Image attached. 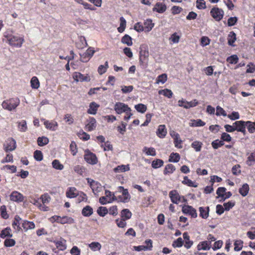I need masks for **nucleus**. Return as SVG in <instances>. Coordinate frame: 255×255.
Returning <instances> with one entry per match:
<instances>
[{"instance_id":"nucleus-53","label":"nucleus","mask_w":255,"mask_h":255,"mask_svg":"<svg viewBox=\"0 0 255 255\" xmlns=\"http://www.w3.org/2000/svg\"><path fill=\"white\" fill-rule=\"evenodd\" d=\"M255 162V151L252 152L248 157L246 163L249 166H252Z\"/></svg>"},{"instance_id":"nucleus-2","label":"nucleus","mask_w":255,"mask_h":255,"mask_svg":"<svg viewBox=\"0 0 255 255\" xmlns=\"http://www.w3.org/2000/svg\"><path fill=\"white\" fill-rule=\"evenodd\" d=\"M114 109L118 114H121L122 113H125L126 115L124 117V120L127 121H128L132 115L131 109L128 105L124 103H116L115 105Z\"/></svg>"},{"instance_id":"nucleus-21","label":"nucleus","mask_w":255,"mask_h":255,"mask_svg":"<svg viewBox=\"0 0 255 255\" xmlns=\"http://www.w3.org/2000/svg\"><path fill=\"white\" fill-rule=\"evenodd\" d=\"M99 107V105L95 102H92L89 105V109L88 110L87 113L91 115H96Z\"/></svg>"},{"instance_id":"nucleus-48","label":"nucleus","mask_w":255,"mask_h":255,"mask_svg":"<svg viewBox=\"0 0 255 255\" xmlns=\"http://www.w3.org/2000/svg\"><path fill=\"white\" fill-rule=\"evenodd\" d=\"M159 94H162L165 97L171 98L173 96V93L171 90L165 89L158 91Z\"/></svg>"},{"instance_id":"nucleus-9","label":"nucleus","mask_w":255,"mask_h":255,"mask_svg":"<svg viewBox=\"0 0 255 255\" xmlns=\"http://www.w3.org/2000/svg\"><path fill=\"white\" fill-rule=\"evenodd\" d=\"M87 180L94 194L102 191V186L100 183L89 178H87Z\"/></svg>"},{"instance_id":"nucleus-54","label":"nucleus","mask_w":255,"mask_h":255,"mask_svg":"<svg viewBox=\"0 0 255 255\" xmlns=\"http://www.w3.org/2000/svg\"><path fill=\"white\" fill-rule=\"evenodd\" d=\"M18 128L19 130L20 131H25L27 129L26 121L22 120L19 122H18Z\"/></svg>"},{"instance_id":"nucleus-56","label":"nucleus","mask_w":255,"mask_h":255,"mask_svg":"<svg viewBox=\"0 0 255 255\" xmlns=\"http://www.w3.org/2000/svg\"><path fill=\"white\" fill-rule=\"evenodd\" d=\"M183 245V241L182 239L180 237L176 240L174 241L172 243V246L173 248H180Z\"/></svg>"},{"instance_id":"nucleus-28","label":"nucleus","mask_w":255,"mask_h":255,"mask_svg":"<svg viewBox=\"0 0 255 255\" xmlns=\"http://www.w3.org/2000/svg\"><path fill=\"white\" fill-rule=\"evenodd\" d=\"M130 167L129 164L118 165L114 168L115 173H120L129 171Z\"/></svg>"},{"instance_id":"nucleus-5","label":"nucleus","mask_w":255,"mask_h":255,"mask_svg":"<svg viewBox=\"0 0 255 255\" xmlns=\"http://www.w3.org/2000/svg\"><path fill=\"white\" fill-rule=\"evenodd\" d=\"M169 196L171 201L175 204H178L180 202H187V199L185 197L180 195L178 191L176 190H172L170 191L169 193Z\"/></svg>"},{"instance_id":"nucleus-43","label":"nucleus","mask_w":255,"mask_h":255,"mask_svg":"<svg viewBox=\"0 0 255 255\" xmlns=\"http://www.w3.org/2000/svg\"><path fill=\"white\" fill-rule=\"evenodd\" d=\"M31 87L32 89H37L39 87L40 83L36 76L33 77L30 81Z\"/></svg>"},{"instance_id":"nucleus-37","label":"nucleus","mask_w":255,"mask_h":255,"mask_svg":"<svg viewBox=\"0 0 255 255\" xmlns=\"http://www.w3.org/2000/svg\"><path fill=\"white\" fill-rule=\"evenodd\" d=\"M247 128L250 133H253L255 132V122L251 121L246 122V128Z\"/></svg>"},{"instance_id":"nucleus-44","label":"nucleus","mask_w":255,"mask_h":255,"mask_svg":"<svg viewBox=\"0 0 255 255\" xmlns=\"http://www.w3.org/2000/svg\"><path fill=\"white\" fill-rule=\"evenodd\" d=\"M164 163L163 161L160 159H156L152 161L151 163L152 167L156 169L163 166Z\"/></svg>"},{"instance_id":"nucleus-61","label":"nucleus","mask_w":255,"mask_h":255,"mask_svg":"<svg viewBox=\"0 0 255 255\" xmlns=\"http://www.w3.org/2000/svg\"><path fill=\"white\" fill-rule=\"evenodd\" d=\"M211 144L213 148L216 149L223 146L224 144V142L222 140L216 139L212 141Z\"/></svg>"},{"instance_id":"nucleus-59","label":"nucleus","mask_w":255,"mask_h":255,"mask_svg":"<svg viewBox=\"0 0 255 255\" xmlns=\"http://www.w3.org/2000/svg\"><path fill=\"white\" fill-rule=\"evenodd\" d=\"M33 156L34 159L38 161L42 160L43 158V156L42 152L39 150H36L34 152Z\"/></svg>"},{"instance_id":"nucleus-30","label":"nucleus","mask_w":255,"mask_h":255,"mask_svg":"<svg viewBox=\"0 0 255 255\" xmlns=\"http://www.w3.org/2000/svg\"><path fill=\"white\" fill-rule=\"evenodd\" d=\"M144 31L145 32L150 31L154 26V24L152 23L151 19H147L143 23Z\"/></svg>"},{"instance_id":"nucleus-33","label":"nucleus","mask_w":255,"mask_h":255,"mask_svg":"<svg viewBox=\"0 0 255 255\" xmlns=\"http://www.w3.org/2000/svg\"><path fill=\"white\" fill-rule=\"evenodd\" d=\"M93 213V208L89 205L86 206L82 210V214L85 217H89Z\"/></svg>"},{"instance_id":"nucleus-34","label":"nucleus","mask_w":255,"mask_h":255,"mask_svg":"<svg viewBox=\"0 0 255 255\" xmlns=\"http://www.w3.org/2000/svg\"><path fill=\"white\" fill-rule=\"evenodd\" d=\"M176 169L174 165L172 164H168L166 165L163 170V174L164 175H168L172 174Z\"/></svg>"},{"instance_id":"nucleus-6","label":"nucleus","mask_w":255,"mask_h":255,"mask_svg":"<svg viewBox=\"0 0 255 255\" xmlns=\"http://www.w3.org/2000/svg\"><path fill=\"white\" fill-rule=\"evenodd\" d=\"M84 159L87 163L92 165L96 164L98 162V158L96 154L89 149L85 151Z\"/></svg>"},{"instance_id":"nucleus-19","label":"nucleus","mask_w":255,"mask_h":255,"mask_svg":"<svg viewBox=\"0 0 255 255\" xmlns=\"http://www.w3.org/2000/svg\"><path fill=\"white\" fill-rule=\"evenodd\" d=\"M30 202L38 207L40 210L43 211H47L48 210V207L46 206L45 205H42L41 203V201L39 199H35L31 198V200H30Z\"/></svg>"},{"instance_id":"nucleus-62","label":"nucleus","mask_w":255,"mask_h":255,"mask_svg":"<svg viewBox=\"0 0 255 255\" xmlns=\"http://www.w3.org/2000/svg\"><path fill=\"white\" fill-rule=\"evenodd\" d=\"M78 136L83 140H88L90 139V136L89 134L84 132L83 130H81L78 133Z\"/></svg>"},{"instance_id":"nucleus-50","label":"nucleus","mask_w":255,"mask_h":255,"mask_svg":"<svg viewBox=\"0 0 255 255\" xmlns=\"http://www.w3.org/2000/svg\"><path fill=\"white\" fill-rule=\"evenodd\" d=\"M167 80V75L166 74H162L159 75L156 80V83L159 84L160 83L164 84Z\"/></svg>"},{"instance_id":"nucleus-22","label":"nucleus","mask_w":255,"mask_h":255,"mask_svg":"<svg viewBox=\"0 0 255 255\" xmlns=\"http://www.w3.org/2000/svg\"><path fill=\"white\" fill-rule=\"evenodd\" d=\"M209 207H200L199 208V211L200 212L199 216L203 219H206L209 217Z\"/></svg>"},{"instance_id":"nucleus-10","label":"nucleus","mask_w":255,"mask_h":255,"mask_svg":"<svg viewBox=\"0 0 255 255\" xmlns=\"http://www.w3.org/2000/svg\"><path fill=\"white\" fill-rule=\"evenodd\" d=\"M235 130L241 132L244 135H246V122L243 121H238L233 123Z\"/></svg>"},{"instance_id":"nucleus-39","label":"nucleus","mask_w":255,"mask_h":255,"mask_svg":"<svg viewBox=\"0 0 255 255\" xmlns=\"http://www.w3.org/2000/svg\"><path fill=\"white\" fill-rule=\"evenodd\" d=\"M120 27L118 28V30L120 33H122L124 31L126 27V20L124 18V17L122 16L120 18Z\"/></svg>"},{"instance_id":"nucleus-1","label":"nucleus","mask_w":255,"mask_h":255,"mask_svg":"<svg viewBox=\"0 0 255 255\" xmlns=\"http://www.w3.org/2000/svg\"><path fill=\"white\" fill-rule=\"evenodd\" d=\"M3 36L7 43L12 47L20 48L24 42L23 37L14 35L8 32H4Z\"/></svg>"},{"instance_id":"nucleus-41","label":"nucleus","mask_w":255,"mask_h":255,"mask_svg":"<svg viewBox=\"0 0 255 255\" xmlns=\"http://www.w3.org/2000/svg\"><path fill=\"white\" fill-rule=\"evenodd\" d=\"M203 143L199 141H194L191 143V147L193 148L197 152L200 151L202 148Z\"/></svg>"},{"instance_id":"nucleus-24","label":"nucleus","mask_w":255,"mask_h":255,"mask_svg":"<svg viewBox=\"0 0 255 255\" xmlns=\"http://www.w3.org/2000/svg\"><path fill=\"white\" fill-rule=\"evenodd\" d=\"M183 237L185 240L184 247L187 249H190L193 244V242L190 240V236L187 232H184L183 234Z\"/></svg>"},{"instance_id":"nucleus-40","label":"nucleus","mask_w":255,"mask_h":255,"mask_svg":"<svg viewBox=\"0 0 255 255\" xmlns=\"http://www.w3.org/2000/svg\"><path fill=\"white\" fill-rule=\"evenodd\" d=\"M89 247L93 251H100L101 249V245L99 242H94L88 245Z\"/></svg>"},{"instance_id":"nucleus-29","label":"nucleus","mask_w":255,"mask_h":255,"mask_svg":"<svg viewBox=\"0 0 255 255\" xmlns=\"http://www.w3.org/2000/svg\"><path fill=\"white\" fill-rule=\"evenodd\" d=\"M59 223L61 224H73L74 223V220L70 217L64 216L63 217L59 216Z\"/></svg>"},{"instance_id":"nucleus-4","label":"nucleus","mask_w":255,"mask_h":255,"mask_svg":"<svg viewBox=\"0 0 255 255\" xmlns=\"http://www.w3.org/2000/svg\"><path fill=\"white\" fill-rule=\"evenodd\" d=\"M149 51L147 46L140 47L139 51V63L140 66L146 67L148 63Z\"/></svg>"},{"instance_id":"nucleus-23","label":"nucleus","mask_w":255,"mask_h":255,"mask_svg":"<svg viewBox=\"0 0 255 255\" xmlns=\"http://www.w3.org/2000/svg\"><path fill=\"white\" fill-rule=\"evenodd\" d=\"M118 192L122 193V195L125 197V200L126 201H129L130 199V195L127 189H125L123 186H119L118 188Z\"/></svg>"},{"instance_id":"nucleus-38","label":"nucleus","mask_w":255,"mask_h":255,"mask_svg":"<svg viewBox=\"0 0 255 255\" xmlns=\"http://www.w3.org/2000/svg\"><path fill=\"white\" fill-rule=\"evenodd\" d=\"M66 241H54V243L57 249L61 251H64L66 249V246L65 245Z\"/></svg>"},{"instance_id":"nucleus-60","label":"nucleus","mask_w":255,"mask_h":255,"mask_svg":"<svg viewBox=\"0 0 255 255\" xmlns=\"http://www.w3.org/2000/svg\"><path fill=\"white\" fill-rule=\"evenodd\" d=\"M198 104V102L197 100L195 99L190 102H185L184 108L189 109L192 107H194Z\"/></svg>"},{"instance_id":"nucleus-51","label":"nucleus","mask_w":255,"mask_h":255,"mask_svg":"<svg viewBox=\"0 0 255 255\" xmlns=\"http://www.w3.org/2000/svg\"><path fill=\"white\" fill-rule=\"evenodd\" d=\"M52 167L57 170H62L64 166L62 164L59 160L54 159L52 162Z\"/></svg>"},{"instance_id":"nucleus-16","label":"nucleus","mask_w":255,"mask_h":255,"mask_svg":"<svg viewBox=\"0 0 255 255\" xmlns=\"http://www.w3.org/2000/svg\"><path fill=\"white\" fill-rule=\"evenodd\" d=\"M96 127V121L93 117H89L87 120V124L86 125V128L88 131L93 130Z\"/></svg>"},{"instance_id":"nucleus-20","label":"nucleus","mask_w":255,"mask_h":255,"mask_svg":"<svg viewBox=\"0 0 255 255\" xmlns=\"http://www.w3.org/2000/svg\"><path fill=\"white\" fill-rule=\"evenodd\" d=\"M44 125L46 128L52 131L56 130L58 127V124L56 121H46L44 122Z\"/></svg>"},{"instance_id":"nucleus-57","label":"nucleus","mask_w":255,"mask_h":255,"mask_svg":"<svg viewBox=\"0 0 255 255\" xmlns=\"http://www.w3.org/2000/svg\"><path fill=\"white\" fill-rule=\"evenodd\" d=\"M1 217L4 219H7L9 217L8 214L7 213L6 207L5 205H2L0 208Z\"/></svg>"},{"instance_id":"nucleus-55","label":"nucleus","mask_w":255,"mask_h":255,"mask_svg":"<svg viewBox=\"0 0 255 255\" xmlns=\"http://www.w3.org/2000/svg\"><path fill=\"white\" fill-rule=\"evenodd\" d=\"M109 67L108 62L106 61L105 63V65H101L99 66L98 69V72L100 75H102L105 73L107 69Z\"/></svg>"},{"instance_id":"nucleus-11","label":"nucleus","mask_w":255,"mask_h":255,"mask_svg":"<svg viewBox=\"0 0 255 255\" xmlns=\"http://www.w3.org/2000/svg\"><path fill=\"white\" fill-rule=\"evenodd\" d=\"M145 243L147 245V246H143L140 245L138 246H134V249L135 251L137 252H140L141 251H146L149 250L151 251L152 248V241L150 239L146 240L145 241Z\"/></svg>"},{"instance_id":"nucleus-25","label":"nucleus","mask_w":255,"mask_h":255,"mask_svg":"<svg viewBox=\"0 0 255 255\" xmlns=\"http://www.w3.org/2000/svg\"><path fill=\"white\" fill-rule=\"evenodd\" d=\"M211 248L210 243H209L208 241H203L200 242L197 246V250L198 251L204 250L207 251L209 250Z\"/></svg>"},{"instance_id":"nucleus-8","label":"nucleus","mask_w":255,"mask_h":255,"mask_svg":"<svg viewBox=\"0 0 255 255\" xmlns=\"http://www.w3.org/2000/svg\"><path fill=\"white\" fill-rule=\"evenodd\" d=\"M210 14L216 21H219L223 18L224 12L219 7H214L211 9Z\"/></svg>"},{"instance_id":"nucleus-52","label":"nucleus","mask_w":255,"mask_h":255,"mask_svg":"<svg viewBox=\"0 0 255 255\" xmlns=\"http://www.w3.org/2000/svg\"><path fill=\"white\" fill-rule=\"evenodd\" d=\"M134 108L136 110L140 113H144L147 110V107L146 105L143 104H138L134 106Z\"/></svg>"},{"instance_id":"nucleus-46","label":"nucleus","mask_w":255,"mask_h":255,"mask_svg":"<svg viewBox=\"0 0 255 255\" xmlns=\"http://www.w3.org/2000/svg\"><path fill=\"white\" fill-rule=\"evenodd\" d=\"M180 159V156L179 153L172 152L169 156V161L177 162L179 161Z\"/></svg>"},{"instance_id":"nucleus-17","label":"nucleus","mask_w":255,"mask_h":255,"mask_svg":"<svg viewBox=\"0 0 255 255\" xmlns=\"http://www.w3.org/2000/svg\"><path fill=\"white\" fill-rule=\"evenodd\" d=\"M166 5L165 4L161 2H157L153 8L152 10L159 13H162L166 11Z\"/></svg>"},{"instance_id":"nucleus-42","label":"nucleus","mask_w":255,"mask_h":255,"mask_svg":"<svg viewBox=\"0 0 255 255\" xmlns=\"http://www.w3.org/2000/svg\"><path fill=\"white\" fill-rule=\"evenodd\" d=\"M122 42L126 44L128 46H131L132 45V38L128 34L124 35L122 38Z\"/></svg>"},{"instance_id":"nucleus-26","label":"nucleus","mask_w":255,"mask_h":255,"mask_svg":"<svg viewBox=\"0 0 255 255\" xmlns=\"http://www.w3.org/2000/svg\"><path fill=\"white\" fill-rule=\"evenodd\" d=\"M12 237L11 230L10 227H6L3 229L0 233V237L4 239L6 237L11 238Z\"/></svg>"},{"instance_id":"nucleus-14","label":"nucleus","mask_w":255,"mask_h":255,"mask_svg":"<svg viewBox=\"0 0 255 255\" xmlns=\"http://www.w3.org/2000/svg\"><path fill=\"white\" fill-rule=\"evenodd\" d=\"M73 78L76 81H90V78L88 75L86 76L81 74L80 72H75L73 74Z\"/></svg>"},{"instance_id":"nucleus-35","label":"nucleus","mask_w":255,"mask_h":255,"mask_svg":"<svg viewBox=\"0 0 255 255\" xmlns=\"http://www.w3.org/2000/svg\"><path fill=\"white\" fill-rule=\"evenodd\" d=\"M22 227L25 230L27 231L28 230L33 229L35 228V224L33 222L24 221L22 224Z\"/></svg>"},{"instance_id":"nucleus-64","label":"nucleus","mask_w":255,"mask_h":255,"mask_svg":"<svg viewBox=\"0 0 255 255\" xmlns=\"http://www.w3.org/2000/svg\"><path fill=\"white\" fill-rule=\"evenodd\" d=\"M126 220L122 219H117L115 220V222L117 225V226L121 228H125L127 225Z\"/></svg>"},{"instance_id":"nucleus-15","label":"nucleus","mask_w":255,"mask_h":255,"mask_svg":"<svg viewBox=\"0 0 255 255\" xmlns=\"http://www.w3.org/2000/svg\"><path fill=\"white\" fill-rule=\"evenodd\" d=\"M67 198H74L79 195V191L74 187H70L67 188L66 192Z\"/></svg>"},{"instance_id":"nucleus-3","label":"nucleus","mask_w":255,"mask_h":255,"mask_svg":"<svg viewBox=\"0 0 255 255\" xmlns=\"http://www.w3.org/2000/svg\"><path fill=\"white\" fill-rule=\"evenodd\" d=\"M20 104L18 98H11L4 100L1 104L2 108L8 111H12L16 109Z\"/></svg>"},{"instance_id":"nucleus-13","label":"nucleus","mask_w":255,"mask_h":255,"mask_svg":"<svg viewBox=\"0 0 255 255\" xmlns=\"http://www.w3.org/2000/svg\"><path fill=\"white\" fill-rule=\"evenodd\" d=\"M9 198L11 201L18 203L23 201L24 198L21 193L16 191H12L9 196Z\"/></svg>"},{"instance_id":"nucleus-63","label":"nucleus","mask_w":255,"mask_h":255,"mask_svg":"<svg viewBox=\"0 0 255 255\" xmlns=\"http://www.w3.org/2000/svg\"><path fill=\"white\" fill-rule=\"evenodd\" d=\"M74 170L77 173L82 175L85 172V168L83 166L77 165L74 167Z\"/></svg>"},{"instance_id":"nucleus-32","label":"nucleus","mask_w":255,"mask_h":255,"mask_svg":"<svg viewBox=\"0 0 255 255\" xmlns=\"http://www.w3.org/2000/svg\"><path fill=\"white\" fill-rule=\"evenodd\" d=\"M250 190L249 185L247 183L244 184L239 190V192L243 197L247 196Z\"/></svg>"},{"instance_id":"nucleus-12","label":"nucleus","mask_w":255,"mask_h":255,"mask_svg":"<svg viewBox=\"0 0 255 255\" xmlns=\"http://www.w3.org/2000/svg\"><path fill=\"white\" fill-rule=\"evenodd\" d=\"M182 211L183 213L190 215L192 218L197 217L196 210L190 205H185L182 207Z\"/></svg>"},{"instance_id":"nucleus-58","label":"nucleus","mask_w":255,"mask_h":255,"mask_svg":"<svg viewBox=\"0 0 255 255\" xmlns=\"http://www.w3.org/2000/svg\"><path fill=\"white\" fill-rule=\"evenodd\" d=\"M236 40V35L233 32H231L230 34L228 36V44L230 45H233V43L235 42Z\"/></svg>"},{"instance_id":"nucleus-31","label":"nucleus","mask_w":255,"mask_h":255,"mask_svg":"<svg viewBox=\"0 0 255 255\" xmlns=\"http://www.w3.org/2000/svg\"><path fill=\"white\" fill-rule=\"evenodd\" d=\"M21 220V218L18 215H16L12 223V227L18 231H20L21 229V228L20 227V221Z\"/></svg>"},{"instance_id":"nucleus-18","label":"nucleus","mask_w":255,"mask_h":255,"mask_svg":"<svg viewBox=\"0 0 255 255\" xmlns=\"http://www.w3.org/2000/svg\"><path fill=\"white\" fill-rule=\"evenodd\" d=\"M167 134V130L165 126L164 125H160L158 126V129L156 131L157 135L161 138L165 137Z\"/></svg>"},{"instance_id":"nucleus-36","label":"nucleus","mask_w":255,"mask_h":255,"mask_svg":"<svg viewBox=\"0 0 255 255\" xmlns=\"http://www.w3.org/2000/svg\"><path fill=\"white\" fill-rule=\"evenodd\" d=\"M182 184L186 185L189 187H197L198 185L197 183L192 181L191 179H189L187 176H184L183 180L182 181Z\"/></svg>"},{"instance_id":"nucleus-27","label":"nucleus","mask_w":255,"mask_h":255,"mask_svg":"<svg viewBox=\"0 0 255 255\" xmlns=\"http://www.w3.org/2000/svg\"><path fill=\"white\" fill-rule=\"evenodd\" d=\"M120 216L121 218L127 221L131 218L132 213L129 209H124L121 211Z\"/></svg>"},{"instance_id":"nucleus-49","label":"nucleus","mask_w":255,"mask_h":255,"mask_svg":"<svg viewBox=\"0 0 255 255\" xmlns=\"http://www.w3.org/2000/svg\"><path fill=\"white\" fill-rule=\"evenodd\" d=\"M49 142V139L45 136L39 137L37 138V144L39 146H43L46 145Z\"/></svg>"},{"instance_id":"nucleus-47","label":"nucleus","mask_w":255,"mask_h":255,"mask_svg":"<svg viewBox=\"0 0 255 255\" xmlns=\"http://www.w3.org/2000/svg\"><path fill=\"white\" fill-rule=\"evenodd\" d=\"M143 151L147 155L155 156L156 155V151L153 147H144Z\"/></svg>"},{"instance_id":"nucleus-45","label":"nucleus","mask_w":255,"mask_h":255,"mask_svg":"<svg viewBox=\"0 0 255 255\" xmlns=\"http://www.w3.org/2000/svg\"><path fill=\"white\" fill-rule=\"evenodd\" d=\"M174 145L176 147H177L178 148H182V141L180 139V135L179 134H176L175 135V137H174Z\"/></svg>"},{"instance_id":"nucleus-7","label":"nucleus","mask_w":255,"mask_h":255,"mask_svg":"<svg viewBox=\"0 0 255 255\" xmlns=\"http://www.w3.org/2000/svg\"><path fill=\"white\" fill-rule=\"evenodd\" d=\"M16 147V141L12 137L7 138L3 144V149L6 152L13 151Z\"/></svg>"}]
</instances>
